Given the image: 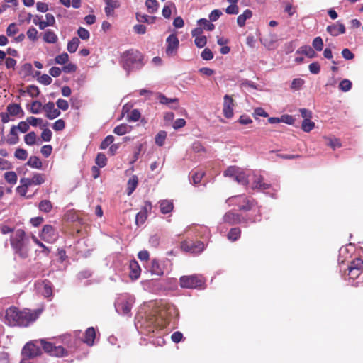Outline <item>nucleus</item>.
Segmentation results:
<instances>
[{"instance_id":"f257e3e1","label":"nucleus","mask_w":363,"mask_h":363,"mask_svg":"<svg viewBox=\"0 0 363 363\" xmlns=\"http://www.w3.org/2000/svg\"><path fill=\"white\" fill-rule=\"evenodd\" d=\"M134 325L137 330L144 335L150 333H156L160 335H162V329L159 323H156L155 319H136ZM165 343V340L162 336H158L154 340L153 344L157 346H162Z\"/></svg>"},{"instance_id":"f03ea898","label":"nucleus","mask_w":363,"mask_h":363,"mask_svg":"<svg viewBox=\"0 0 363 363\" xmlns=\"http://www.w3.org/2000/svg\"><path fill=\"white\" fill-rule=\"evenodd\" d=\"M120 64L128 73L143 67V55L138 50H130L121 55Z\"/></svg>"},{"instance_id":"7ed1b4c3","label":"nucleus","mask_w":363,"mask_h":363,"mask_svg":"<svg viewBox=\"0 0 363 363\" xmlns=\"http://www.w3.org/2000/svg\"><path fill=\"white\" fill-rule=\"evenodd\" d=\"M348 282L351 286L358 287L363 284V261L361 258H355L347 266Z\"/></svg>"},{"instance_id":"20e7f679","label":"nucleus","mask_w":363,"mask_h":363,"mask_svg":"<svg viewBox=\"0 0 363 363\" xmlns=\"http://www.w3.org/2000/svg\"><path fill=\"white\" fill-rule=\"evenodd\" d=\"M43 354L40 340L26 343L22 350V359L19 363H38V357Z\"/></svg>"},{"instance_id":"39448f33","label":"nucleus","mask_w":363,"mask_h":363,"mask_svg":"<svg viewBox=\"0 0 363 363\" xmlns=\"http://www.w3.org/2000/svg\"><path fill=\"white\" fill-rule=\"evenodd\" d=\"M260 220V214L258 213L254 218L250 216H242L239 213H233L232 211H228L225 213L223 218L222 222L223 223H226L228 225H235V224H241L245 227L247 226L249 224L256 223L257 221Z\"/></svg>"},{"instance_id":"423d86ee","label":"nucleus","mask_w":363,"mask_h":363,"mask_svg":"<svg viewBox=\"0 0 363 363\" xmlns=\"http://www.w3.org/2000/svg\"><path fill=\"white\" fill-rule=\"evenodd\" d=\"M226 203L230 206H237L240 211H248L254 209L257 206L256 201L245 195H238L231 196L226 200Z\"/></svg>"},{"instance_id":"0eeeda50","label":"nucleus","mask_w":363,"mask_h":363,"mask_svg":"<svg viewBox=\"0 0 363 363\" xmlns=\"http://www.w3.org/2000/svg\"><path fill=\"white\" fill-rule=\"evenodd\" d=\"M43 307L35 309L23 308L19 310L18 307L11 306L6 309L5 318H38L42 315Z\"/></svg>"},{"instance_id":"6e6552de","label":"nucleus","mask_w":363,"mask_h":363,"mask_svg":"<svg viewBox=\"0 0 363 363\" xmlns=\"http://www.w3.org/2000/svg\"><path fill=\"white\" fill-rule=\"evenodd\" d=\"M134 303V297L128 294H120L115 302V308L118 315H130L131 308Z\"/></svg>"},{"instance_id":"1a4fd4ad","label":"nucleus","mask_w":363,"mask_h":363,"mask_svg":"<svg viewBox=\"0 0 363 363\" xmlns=\"http://www.w3.org/2000/svg\"><path fill=\"white\" fill-rule=\"evenodd\" d=\"M26 233L23 229H18L14 234L10 237L11 246L14 252L25 258L28 256L26 252L23 250L25 246Z\"/></svg>"},{"instance_id":"9d476101","label":"nucleus","mask_w":363,"mask_h":363,"mask_svg":"<svg viewBox=\"0 0 363 363\" xmlns=\"http://www.w3.org/2000/svg\"><path fill=\"white\" fill-rule=\"evenodd\" d=\"M252 187L264 194L269 195L272 198H277V193L279 189L278 185L272 186L270 184L265 182L262 175H255V179L252 182Z\"/></svg>"},{"instance_id":"9b49d317","label":"nucleus","mask_w":363,"mask_h":363,"mask_svg":"<svg viewBox=\"0 0 363 363\" xmlns=\"http://www.w3.org/2000/svg\"><path fill=\"white\" fill-rule=\"evenodd\" d=\"M206 280L201 275L193 274L180 278V286L183 289H203Z\"/></svg>"},{"instance_id":"f8f14e48","label":"nucleus","mask_w":363,"mask_h":363,"mask_svg":"<svg viewBox=\"0 0 363 363\" xmlns=\"http://www.w3.org/2000/svg\"><path fill=\"white\" fill-rule=\"evenodd\" d=\"M224 176L231 177L237 183L246 186L249 183L248 174L237 166H230L224 172Z\"/></svg>"},{"instance_id":"ddd939ff","label":"nucleus","mask_w":363,"mask_h":363,"mask_svg":"<svg viewBox=\"0 0 363 363\" xmlns=\"http://www.w3.org/2000/svg\"><path fill=\"white\" fill-rule=\"evenodd\" d=\"M40 345L48 354L55 357H64L67 354V350L62 346H56L45 340H40Z\"/></svg>"},{"instance_id":"4468645a","label":"nucleus","mask_w":363,"mask_h":363,"mask_svg":"<svg viewBox=\"0 0 363 363\" xmlns=\"http://www.w3.org/2000/svg\"><path fill=\"white\" fill-rule=\"evenodd\" d=\"M168 265H170L169 259L160 261L157 258H154L151 262L150 267V273L158 277L162 276L166 272L169 270Z\"/></svg>"},{"instance_id":"2eb2a0df","label":"nucleus","mask_w":363,"mask_h":363,"mask_svg":"<svg viewBox=\"0 0 363 363\" xmlns=\"http://www.w3.org/2000/svg\"><path fill=\"white\" fill-rule=\"evenodd\" d=\"M205 249V243L202 241L185 240L182 242V250L186 252L199 254Z\"/></svg>"},{"instance_id":"dca6fc26","label":"nucleus","mask_w":363,"mask_h":363,"mask_svg":"<svg viewBox=\"0 0 363 363\" xmlns=\"http://www.w3.org/2000/svg\"><path fill=\"white\" fill-rule=\"evenodd\" d=\"M40 237L45 242L52 243L56 241L58 235L53 226L50 225H45L43 227Z\"/></svg>"},{"instance_id":"f3484780","label":"nucleus","mask_w":363,"mask_h":363,"mask_svg":"<svg viewBox=\"0 0 363 363\" xmlns=\"http://www.w3.org/2000/svg\"><path fill=\"white\" fill-rule=\"evenodd\" d=\"M167 48H166V54L168 56L174 55L179 46V40L176 35L172 34L168 36L167 38Z\"/></svg>"},{"instance_id":"a211bd4d","label":"nucleus","mask_w":363,"mask_h":363,"mask_svg":"<svg viewBox=\"0 0 363 363\" xmlns=\"http://www.w3.org/2000/svg\"><path fill=\"white\" fill-rule=\"evenodd\" d=\"M6 325L11 328H28L32 325L36 319H4Z\"/></svg>"},{"instance_id":"6ab92c4d","label":"nucleus","mask_w":363,"mask_h":363,"mask_svg":"<svg viewBox=\"0 0 363 363\" xmlns=\"http://www.w3.org/2000/svg\"><path fill=\"white\" fill-rule=\"evenodd\" d=\"M234 106L232 96L225 94L223 97V113L227 118H231L233 116V107Z\"/></svg>"},{"instance_id":"aec40b11","label":"nucleus","mask_w":363,"mask_h":363,"mask_svg":"<svg viewBox=\"0 0 363 363\" xmlns=\"http://www.w3.org/2000/svg\"><path fill=\"white\" fill-rule=\"evenodd\" d=\"M43 109L45 112V116L53 120L57 118L60 115V111L58 108H55V105L53 102H48L43 106Z\"/></svg>"},{"instance_id":"412c9836","label":"nucleus","mask_w":363,"mask_h":363,"mask_svg":"<svg viewBox=\"0 0 363 363\" xmlns=\"http://www.w3.org/2000/svg\"><path fill=\"white\" fill-rule=\"evenodd\" d=\"M158 101L161 104L167 105L171 108H177L179 99L178 98H169L162 93H158L157 96Z\"/></svg>"},{"instance_id":"4be33fe9","label":"nucleus","mask_w":363,"mask_h":363,"mask_svg":"<svg viewBox=\"0 0 363 363\" xmlns=\"http://www.w3.org/2000/svg\"><path fill=\"white\" fill-rule=\"evenodd\" d=\"M326 30L333 37H337L340 35H342V33H345V26L343 23L338 21L335 24L328 26L326 28Z\"/></svg>"},{"instance_id":"5701e85b","label":"nucleus","mask_w":363,"mask_h":363,"mask_svg":"<svg viewBox=\"0 0 363 363\" xmlns=\"http://www.w3.org/2000/svg\"><path fill=\"white\" fill-rule=\"evenodd\" d=\"M39 292L46 298L51 297L52 296V285L50 281L48 280L43 281L42 283L38 286Z\"/></svg>"},{"instance_id":"b1692460","label":"nucleus","mask_w":363,"mask_h":363,"mask_svg":"<svg viewBox=\"0 0 363 363\" xmlns=\"http://www.w3.org/2000/svg\"><path fill=\"white\" fill-rule=\"evenodd\" d=\"M96 337V332L94 328L91 327L86 330L84 333V336L83 338V342L89 346H92L94 345V340Z\"/></svg>"},{"instance_id":"393cba45","label":"nucleus","mask_w":363,"mask_h":363,"mask_svg":"<svg viewBox=\"0 0 363 363\" xmlns=\"http://www.w3.org/2000/svg\"><path fill=\"white\" fill-rule=\"evenodd\" d=\"M105 1V13L106 16H112L114 10L120 6V3L116 0H104Z\"/></svg>"},{"instance_id":"a878e982","label":"nucleus","mask_w":363,"mask_h":363,"mask_svg":"<svg viewBox=\"0 0 363 363\" xmlns=\"http://www.w3.org/2000/svg\"><path fill=\"white\" fill-rule=\"evenodd\" d=\"M160 212L163 214L170 213L174 208L173 202L170 200H161L159 201Z\"/></svg>"},{"instance_id":"bb28decb","label":"nucleus","mask_w":363,"mask_h":363,"mask_svg":"<svg viewBox=\"0 0 363 363\" xmlns=\"http://www.w3.org/2000/svg\"><path fill=\"white\" fill-rule=\"evenodd\" d=\"M19 142V136L18 134V130L16 128V125H13L10 130L9 137L6 140V143L9 145H16Z\"/></svg>"},{"instance_id":"cd10ccee","label":"nucleus","mask_w":363,"mask_h":363,"mask_svg":"<svg viewBox=\"0 0 363 363\" xmlns=\"http://www.w3.org/2000/svg\"><path fill=\"white\" fill-rule=\"evenodd\" d=\"M297 54H303L309 58L314 57L316 54L312 47H309V45H305L299 47L296 50Z\"/></svg>"},{"instance_id":"c85d7f7f","label":"nucleus","mask_w":363,"mask_h":363,"mask_svg":"<svg viewBox=\"0 0 363 363\" xmlns=\"http://www.w3.org/2000/svg\"><path fill=\"white\" fill-rule=\"evenodd\" d=\"M57 36L55 31L51 29H47L44 31L43 35V40L48 43H55L57 41Z\"/></svg>"},{"instance_id":"c756f323","label":"nucleus","mask_w":363,"mask_h":363,"mask_svg":"<svg viewBox=\"0 0 363 363\" xmlns=\"http://www.w3.org/2000/svg\"><path fill=\"white\" fill-rule=\"evenodd\" d=\"M130 276L133 279H137L140 275L141 269L135 261L130 262Z\"/></svg>"},{"instance_id":"7c9ffc66","label":"nucleus","mask_w":363,"mask_h":363,"mask_svg":"<svg viewBox=\"0 0 363 363\" xmlns=\"http://www.w3.org/2000/svg\"><path fill=\"white\" fill-rule=\"evenodd\" d=\"M252 16V12L250 9H246L244 13L239 15L237 18V23L240 27L245 26V21L247 19L250 18Z\"/></svg>"},{"instance_id":"2f4dec72","label":"nucleus","mask_w":363,"mask_h":363,"mask_svg":"<svg viewBox=\"0 0 363 363\" xmlns=\"http://www.w3.org/2000/svg\"><path fill=\"white\" fill-rule=\"evenodd\" d=\"M138 184V179L136 175H132L128 182L127 194L130 196Z\"/></svg>"},{"instance_id":"473e14b6","label":"nucleus","mask_w":363,"mask_h":363,"mask_svg":"<svg viewBox=\"0 0 363 363\" xmlns=\"http://www.w3.org/2000/svg\"><path fill=\"white\" fill-rule=\"evenodd\" d=\"M131 126L126 123H121L118 125L113 130V133L118 135H123L130 132Z\"/></svg>"},{"instance_id":"72a5a7b5","label":"nucleus","mask_w":363,"mask_h":363,"mask_svg":"<svg viewBox=\"0 0 363 363\" xmlns=\"http://www.w3.org/2000/svg\"><path fill=\"white\" fill-rule=\"evenodd\" d=\"M45 182V176L42 173H34L31 177L32 185H41Z\"/></svg>"},{"instance_id":"f704fd0d","label":"nucleus","mask_w":363,"mask_h":363,"mask_svg":"<svg viewBox=\"0 0 363 363\" xmlns=\"http://www.w3.org/2000/svg\"><path fill=\"white\" fill-rule=\"evenodd\" d=\"M38 208L40 211L50 213L52 211L53 206L50 201L44 199L39 203Z\"/></svg>"},{"instance_id":"c9c22d12","label":"nucleus","mask_w":363,"mask_h":363,"mask_svg":"<svg viewBox=\"0 0 363 363\" xmlns=\"http://www.w3.org/2000/svg\"><path fill=\"white\" fill-rule=\"evenodd\" d=\"M79 43H80V40H79V38H78L77 37H74L72 40L68 41V45H67L68 52L69 53L75 52L79 48Z\"/></svg>"},{"instance_id":"e433bc0d","label":"nucleus","mask_w":363,"mask_h":363,"mask_svg":"<svg viewBox=\"0 0 363 363\" xmlns=\"http://www.w3.org/2000/svg\"><path fill=\"white\" fill-rule=\"evenodd\" d=\"M26 164L33 169H40L42 168L41 160L35 156L30 157V159L26 162Z\"/></svg>"},{"instance_id":"4c0bfd02","label":"nucleus","mask_w":363,"mask_h":363,"mask_svg":"<svg viewBox=\"0 0 363 363\" xmlns=\"http://www.w3.org/2000/svg\"><path fill=\"white\" fill-rule=\"evenodd\" d=\"M9 114L13 116L19 115L20 112H23L19 104H9L6 107Z\"/></svg>"},{"instance_id":"58836bf2","label":"nucleus","mask_w":363,"mask_h":363,"mask_svg":"<svg viewBox=\"0 0 363 363\" xmlns=\"http://www.w3.org/2000/svg\"><path fill=\"white\" fill-rule=\"evenodd\" d=\"M136 18L138 22L141 23H153L155 21L156 17L155 16H148L144 13H138L136 14Z\"/></svg>"},{"instance_id":"ea45409f","label":"nucleus","mask_w":363,"mask_h":363,"mask_svg":"<svg viewBox=\"0 0 363 363\" xmlns=\"http://www.w3.org/2000/svg\"><path fill=\"white\" fill-rule=\"evenodd\" d=\"M241 235V230L240 228H232L228 235V238L231 241L238 240Z\"/></svg>"},{"instance_id":"a19ab883","label":"nucleus","mask_w":363,"mask_h":363,"mask_svg":"<svg viewBox=\"0 0 363 363\" xmlns=\"http://www.w3.org/2000/svg\"><path fill=\"white\" fill-rule=\"evenodd\" d=\"M145 6L150 13H155L159 8V4L157 0H146Z\"/></svg>"},{"instance_id":"79ce46f5","label":"nucleus","mask_w":363,"mask_h":363,"mask_svg":"<svg viewBox=\"0 0 363 363\" xmlns=\"http://www.w3.org/2000/svg\"><path fill=\"white\" fill-rule=\"evenodd\" d=\"M7 183L14 185L18 182V175L15 172H7L4 174Z\"/></svg>"},{"instance_id":"37998d69","label":"nucleus","mask_w":363,"mask_h":363,"mask_svg":"<svg viewBox=\"0 0 363 363\" xmlns=\"http://www.w3.org/2000/svg\"><path fill=\"white\" fill-rule=\"evenodd\" d=\"M167 136V133L165 131H160L159 133H157L155 135L156 145L160 147L163 146Z\"/></svg>"},{"instance_id":"c03bdc74","label":"nucleus","mask_w":363,"mask_h":363,"mask_svg":"<svg viewBox=\"0 0 363 363\" xmlns=\"http://www.w3.org/2000/svg\"><path fill=\"white\" fill-rule=\"evenodd\" d=\"M95 163L99 168H104L107 164V157L103 153H99L95 159Z\"/></svg>"},{"instance_id":"a18cd8bd","label":"nucleus","mask_w":363,"mask_h":363,"mask_svg":"<svg viewBox=\"0 0 363 363\" xmlns=\"http://www.w3.org/2000/svg\"><path fill=\"white\" fill-rule=\"evenodd\" d=\"M197 24L200 26H204L205 29L209 31L215 28V26L205 18H199L197 21Z\"/></svg>"},{"instance_id":"49530a36","label":"nucleus","mask_w":363,"mask_h":363,"mask_svg":"<svg viewBox=\"0 0 363 363\" xmlns=\"http://www.w3.org/2000/svg\"><path fill=\"white\" fill-rule=\"evenodd\" d=\"M304 83L305 81L301 78L294 79L291 84V89L294 91H298L303 86Z\"/></svg>"},{"instance_id":"de8ad7c7","label":"nucleus","mask_w":363,"mask_h":363,"mask_svg":"<svg viewBox=\"0 0 363 363\" xmlns=\"http://www.w3.org/2000/svg\"><path fill=\"white\" fill-rule=\"evenodd\" d=\"M196 231L202 238H208L211 236L210 230L206 226H199L196 228Z\"/></svg>"},{"instance_id":"09e8293b","label":"nucleus","mask_w":363,"mask_h":363,"mask_svg":"<svg viewBox=\"0 0 363 363\" xmlns=\"http://www.w3.org/2000/svg\"><path fill=\"white\" fill-rule=\"evenodd\" d=\"M292 0H287L284 2L285 6L284 11L287 13L289 16H292L296 13V7H294L291 4Z\"/></svg>"},{"instance_id":"8fccbe9b","label":"nucleus","mask_w":363,"mask_h":363,"mask_svg":"<svg viewBox=\"0 0 363 363\" xmlns=\"http://www.w3.org/2000/svg\"><path fill=\"white\" fill-rule=\"evenodd\" d=\"M18 31L19 28L14 23L9 24L6 30V35L9 37L14 36Z\"/></svg>"},{"instance_id":"3c124183","label":"nucleus","mask_w":363,"mask_h":363,"mask_svg":"<svg viewBox=\"0 0 363 363\" xmlns=\"http://www.w3.org/2000/svg\"><path fill=\"white\" fill-rule=\"evenodd\" d=\"M43 108V104L40 101H33L31 104V108H30V111L33 114H39V113L41 112L42 109Z\"/></svg>"},{"instance_id":"603ef678","label":"nucleus","mask_w":363,"mask_h":363,"mask_svg":"<svg viewBox=\"0 0 363 363\" xmlns=\"http://www.w3.org/2000/svg\"><path fill=\"white\" fill-rule=\"evenodd\" d=\"M315 127V123L310 119L303 120L302 122V130L306 133H309Z\"/></svg>"},{"instance_id":"864d4df0","label":"nucleus","mask_w":363,"mask_h":363,"mask_svg":"<svg viewBox=\"0 0 363 363\" xmlns=\"http://www.w3.org/2000/svg\"><path fill=\"white\" fill-rule=\"evenodd\" d=\"M36 137L34 132H30L24 136V141L28 145H33L36 142Z\"/></svg>"},{"instance_id":"5fc2aeb1","label":"nucleus","mask_w":363,"mask_h":363,"mask_svg":"<svg viewBox=\"0 0 363 363\" xmlns=\"http://www.w3.org/2000/svg\"><path fill=\"white\" fill-rule=\"evenodd\" d=\"M352 82L349 79H343L339 84V89L344 91H349L352 89Z\"/></svg>"},{"instance_id":"6e6d98bb","label":"nucleus","mask_w":363,"mask_h":363,"mask_svg":"<svg viewBox=\"0 0 363 363\" xmlns=\"http://www.w3.org/2000/svg\"><path fill=\"white\" fill-rule=\"evenodd\" d=\"M141 114L138 109H133L130 112V114H129L127 116V120L128 121H133L135 122L138 121L140 118Z\"/></svg>"},{"instance_id":"4d7b16f0","label":"nucleus","mask_w":363,"mask_h":363,"mask_svg":"<svg viewBox=\"0 0 363 363\" xmlns=\"http://www.w3.org/2000/svg\"><path fill=\"white\" fill-rule=\"evenodd\" d=\"M114 142V137L111 135H107L100 145V148L102 150L107 149L109 145H112Z\"/></svg>"},{"instance_id":"13d9d810","label":"nucleus","mask_w":363,"mask_h":363,"mask_svg":"<svg viewBox=\"0 0 363 363\" xmlns=\"http://www.w3.org/2000/svg\"><path fill=\"white\" fill-rule=\"evenodd\" d=\"M312 45L314 50L320 52L323 48V41L320 37H316L313 40Z\"/></svg>"},{"instance_id":"bf43d9fd","label":"nucleus","mask_w":363,"mask_h":363,"mask_svg":"<svg viewBox=\"0 0 363 363\" xmlns=\"http://www.w3.org/2000/svg\"><path fill=\"white\" fill-rule=\"evenodd\" d=\"M147 218V216L144 212H138L135 216V224L138 226L143 225Z\"/></svg>"},{"instance_id":"052dcab7","label":"nucleus","mask_w":363,"mask_h":363,"mask_svg":"<svg viewBox=\"0 0 363 363\" xmlns=\"http://www.w3.org/2000/svg\"><path fill=\"white\" fill-rule=\"evenodd\" d=\"M38 30L34 27H30L27 30L26 35L31 41H35L38 39Z\"/></svg>"},{"instance_id":"680f3d73","label":"nucleus","mask_w":363,"mask_h":363,"mask_svg":"<svg viewBox=\"0 0 363 363\" xmlns=\"http://www.w3.org/2000/svg\"><path fill=\"white\" fill-rule=\"evenodd\" d=\"M77 35L82 40H88L90 38L89 31L83 27H79L78 28Z\"/></svg>"},{"instance_id":"e2e57ef3","label":"nucleus","mask_w":363,"mask_h":363,"mask_svg":"<svg viewBox=\"0 0 363 363\" xmlns=\"http://www.w3.org/2000/svg\"><path fill=\"white\" fill-rule=\"evenodd\" d=\"M69 60V55L66 52L58 55L55 57V63L58 65H65Z\"/></svg>"},{"instance_id":"0e129e2a","label":"nucleus","mask_w":363,"mask_h":363,"mask_svg":"<svg viewBox=\"0 0 363 363\" xmlns=\"http://www.w3.org/2000/svg\"><path fill=\"white\" fill-rule=\"evenodd\" d=\"M14 155L18 160H25L28 157V152L25 149L18 148L15 151Z\"/></svg>"},{"instance_id":"69168bd1","label":"nucleus","mask_w":363,"mask_h":363,"mask_svg":"<svg viewBox=\"0 0 363 363\" xmlns=\"http://www.w3.org/2000/svg\"><path fill=\"white\" fill-rule=\"evenodd\" d=\"M33 67L30 63H26L21 67V72L26 77L31 76L33 74Z\"/></svg>"},{"instance_id":"338daca9","label":"nucleus","mask_w":363,"mask_h":363,"mask_svg":"<svg viewBox=\"0 0 363 363\" xmlns=\"http://www.w3.org/2000/svg\"><path fill=\"white\" fill-rule=\"evenodd\" d=\"M203 175H204V173L202 172H191L193 184L196 185V184H199L201 181V179L203 177Z\"/></svg>"},{"instance_id":"774afa93","label":"nucleus","mask_w":363,"mask_h":363,"mask_svg":"<svg viewBox=\"0 0 363 363\" xmlns=\"http://www.w3.org/2000/svg\"><path fill=\"white\" fill-rule=\"evenodd\" d=\"M27 92L30 96L35 97L39 95L40 90L35 85L31 84L28 86Z\"/></svg>"}]
</instances>
